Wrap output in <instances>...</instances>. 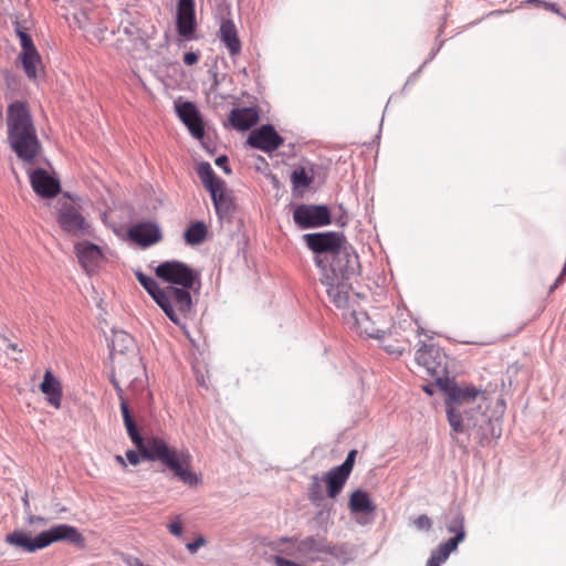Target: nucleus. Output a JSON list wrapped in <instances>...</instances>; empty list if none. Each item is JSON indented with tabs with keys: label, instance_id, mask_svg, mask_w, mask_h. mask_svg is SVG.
Instances as JSON below:
<instances>
[{
	"label": "nucleus",
	"instance_id": "28",
	"mask_svg": "<svg viewBox=\"0 0 566 566\" xmlns=\"http://www.w3.org/2000/svg\"><path fill=\"white\" fill-rule=\"evenodd\" d=\"M447 530L450 533H454V537L449 538L444 543L457 549L458 545L465 538L463 515L457 514L454 517H452L447 525Z\"/></svg>",
	"mask_w": 566,
	"mask_h": 566
},
{
	"label": "nucleus",
	"instance_id": "31",
	"mask_svg": "<svg viewBox=\"0 0 566 566\" xmlns=\"http://www.w3.org/2000/svg\"><path fill=\"white\" fill-rule=\"evenodd\" d=\"M455 551V548L450 545L442 543L438 546L436 551L432 552L430 558L427 562V566H441L444 563L449 555Z\"/></svg>",
	"mask_w": 566,
	"mask_h": 566
},
{
	"label": "nucleus",
	"instance_id": "19",
	"mask_svg": "<svg viewBox=\"0 0 566 566\" xmlns=\"http://www.w3.org/2000/svg\"><path fill=\"white\" fill-rule=\"evenodd\" d=\"M57 222L60 227L67 233L73 235H85L88 234L90 224L80 211L69 206L62 209L57 216Z\"/></svg>",
	"mask_w": 566,
	"mask_h": 566
},
{
	"label": "nucleus",
	"instance_id": "43",
	"mask_svg": "<svg viewBox=\"0 0 566 566\" xmlns=\"http://www.w3.org/2000/svg\"><path fill=\"white\" fill-rule=\"evenodd\" d=\"M565 271H566V264H565L562 273L558 275V277L554 282V284L551 285L549 291H548L549 293H553L558 287V285L563 282V276H564Z\"/></svg>",
	"mask_w": 566,
	"mask_h": 566
},
{
	"label": "nucleus",
	"instance_id": "8",
	"mask_svg": "<svg viewBox=\"0 0 566 566\" xmlns=\"http://www.w3.org/2000/svg\"><path fill=\"white\" fill-rule=\"evenodd\" d=\"M343 318L354 333L369 338H384L389 328V321L379 311L368 313L353 307L348 313H343Z\"/></svg>",
	"mask_w": 566,
	"mask_h": 566
},
{
	"label": "nucleus",
	"instance_id": "22",
	"mask_svg": "<svg viewBox=\"0 0 566 566\" xmlns=\"http://www.w3.org/2000/svg\"><path fill=\"white\" fill-rule=\"evenodd\" d=\"M177 113L181 122L188 127L191 135L201 139L205 135V127L200 114L191 102L177 105Z\"/></svg>",
	"mask_w": 566,
	"mask_h": 566
},
{
	"label": "nucleus",
	"instance_id": "32",
	"mask_svg": "<svg viewBox=\"0 0 566 566\" xmlns=\"http://www.w3.org/2000/svg\"><path fill=\"white\" fill-rule=\"evenodd\" d=\"M136 277L142 286L149 293L155 302H157L159 294L163 292L164 287H159L157 282L150 277L145 275L142 272L136 273Z\"/></svg>",
	"mask_w": 566,
	"mask_h": 566
},
{
	"label": "nucleus",
	"instance_id": "42",
	"mask_svg": "<svg viewBox=\"0 0 566 566\" xmlns=\"http://www.w3.org/2000/svg\"><path fill=\"white\" fill-rule=\"evenodd\" d=\"M273 562L276 566H300L295 562L285 559L282 556H274Z\"/></svg>",
	"mask_w": 566,
	"mask_h": 566
},
{
	"label": "nucleus",
	"instance_id": "6",
	"mask_svg": "<svg viewBox=\"0 0 566 566\" xmlns=\"http://www.w3.org/2000/svg\"><path fill=\"white\" fill-rule=\"evenodd\" d=\"M354 272L355 269H322L319 281L326 287L329 301L336 307L342 308L344 311L343 313H348L353 307H356L359 297L358 294L353 292L352 285L348 282L349 275Z\"/></svg>",
	"mask_w": 566,
	"mask_h": 566
},
{
	"label": "nucleus",
	"instance_id": "24",
	"mask_svg": "<svg viewBox=\"0 0 566 566\" xmlns=\"http://www.w3.org/2000/svg\"><path fill=\"white\" fill-rule=\"evenodd\" d=\"M259 122V113L252 107L233 108L229 123L237 130H248Z\"/></svg>",
	"mask_w": 566,
	"mask_h": 566
},
{
	"label": "nucleus",
	"instance_id": "49",
	"mask_svg": "<svg viewBox=\"0 0 566 566\" xmlns=\"http://www.w3.org/2000/svg\"><path fill=\"white\" fill-rule=\"evenodd\" d=\"M468 344H475V345H479V346H486L489 344H491L490 342H467Z\"/></svg>",
	"mask_w": 566,
	"mask_h": 566
},
{
	"label": "nucleus",
	"instance_id": "1",
	"mask_svg": "<svg viewBox=\"0 0 566 566\" xmlns=\"http://www.w3.org/2000/svg\"><path fill=\"white\" fill-rule=\"evenodd\" d=\"M124 373L119 368L113 370L112 382L116 388L118 399L120 401V410L124 424L129 438L137 448L138 452L128 450L126 459L133 465L140 462V458L149 461H158L169 469L176 478L189 486H196L200 483L199 476L191 470V455L187 450H178L169 446L160 437L143 438L137 429L136 422L130 415L126 399L124 398L120 381Z\"/></svg>",
	"mask_w": 566,
	"mask_h": 566
},
{
	"label": "nucleus",
	"instance_id": "48",
	"mask_svg": "<svg viewBox=\"0 0 566 566\" xmlns=\"http://www.w3.org/2000/svg\"><path fill=\"white\" fill-rule=\"evenodd\" d=\"M115 460L122 465V467H126V462L124 460V458L122 455H116L115 457Z\"/></svg>",
	"mask_w": 566,
	"mask_h": 566
},
{
	"label": "nucleus",
	"instance_id": "36",
	"mask_svg": "<svg viewBox=\"0 0 566 566\" xmlns=\"http://www.w3.org/2000/svg\"><path fill=\"white\" fill-rule=\"evenodd\" d=\"M321 480L318 476L312 478V483L308 488V496L312 502H316L322 499Z\"/></svg>",
	"mask_w": 566,
	"mask_h": 566
},
{
	"label": "nucleus",
	"instance_id": "50",
	"mask_svg": "<svg viewBox=\"0 0 566 566\" xmlns=\"http://www.w3.org/2000/svg\"><path fill=\"white\" fill-rule=\"evenodd\" d=\"M417 332H418V334H422L423 333V328L418 326Z\"/></svg>",
	"mask_w": 566,
	"mask_h": 566
},
{
	"label": "nucleus",
	"instance_id": "7",
	"mask_svg": "<svg viewBox=\"0 0 566 566\" xmlns=\"http://www.w3.org/2000/svg\"><path fill=\"white\" fill-rule=\"evenodd\" d=\"M197 174L210 192L219 219L231 221L237 207L233 192L227 188L226 181L214 174L209 163L199 164Z\"/></svg>",
	"mask_w": 566,
	"mask_h": 566
},
{
	"label": "nucleus",
	"instance_id": "9",
	"mask_svg": "<svg viewBox=\"0 0 566 566\" xmlns=\"http://www.w3.org/2000/svg\"><path fill=\"white\" fill-rule=\"evenodd\" d=\"M191 289H178L168 285L163 289L157 300V305L166 316L176 325L181 326L182 321L188 318L192 311Z\"/></svg>",
	"mask_w": 566,
	"mask_h": 566
},
{
	"label": "nucleus",
	"instance_id": "4",
	"mask_svg": "<svg viewBox=\"0 0 566 566\" xmlns=\"http://www.w3.org/2000/svg\"><path fill=\"white\" fill-rule=\"evenodd\" d=\"M444 391L447 417L448 421L454 433L464 431L463 420L470 419V411L474 410L479 397L484 398V391L472 385L460 386L455 382H450L448 378L440 385Z\"/></svg>",
	"mask_w": 566,
	"mask_h": 566
},
{
	"label": "nucleus",
	"instance_id": "29",
	"mask_svg": "<svg viewBox=\"0 0 566 566\" xmlns=\"http://www.w3.org/2000/svg\"><path fill=\"white\" fill-rule=\"evenodd\" d=\"M297 543L298 542L296 539H294V538L281 537V538H277V539L271 542L269 544V547L272 551L277 552L280 554H285V555H289V556L296 557V554H297V551H296Z\"/></svg>",
	"mask_w": 566,
	"mask_h": 566
},
{
	"label": "nucleus",
	"instance_id": "37",
	"mask_svg": "<svg viewBox=\"0 0 566 566\" xmlns=\"http://www.w3.org/2000/svg\"><path fill=\"white\" fill-rule=\"evenodd\" d=\"M381 339H382V342H384V345H382V346H384L385 350H386L387 353H389V354H395V355L400 356V355H402V353H403V352L406 350V348H407L405 343H400V342H398L396 345H392V344H390V343H389V339H388V338H386L385 336H384V338H381Z\"/></svg>",
	"mask_w": 566,
	"mask_h": 566
},
{
	"label": "nucleus",
	"instance_id": "13",
	"mask_svg": "<svg viewBox=\"0 0 566 566\" xmlns=\"http://www.w3.org/2000/svg\"><path fill=\"white\" fill-rule=\"evenodd\" d=\"M356 455V450L349 451L346 460L340 465L333 468L324 475L323 481L326 484V493L328 497L335 499L342 492L353 471Z\"/></svg>",
	"mask_w": 566,
	"mask_h": 566
},
{
	"label": "nucleus",
	"instance_id": "15",
	"mask_svg": "<svg viewBox=\"0 0 566 566\" xmlns=\"http://www.w3.org/2000/svg\"><path fill=\"white\" fill-rule=\"evenodd\" d=\"M296 558H304L307 562H319L322 555H336L337 546L328 543L324 537L308 536L298 541L296 546Z\"/></svg>",
	"mask_w": 566,
	"mask_h": 566
},
{
	"label": "nucleus",
	"instance_id": "18",
	"mask_svg": "<svg viewBox=\"0 0 566 566\" xmlns=\"http://www.w3.org/2000/svg\"><path fill=\"white\" fill-rule=\"evenodd\" d=\"M176 25L180 36L186 40L193 38L196 30V14L193 0H178Z\"/></svg>",
	"mask_w": 566,
	"mask_h": 566
},
{
	"label": "nucleus",
	"instance_id": "25",
	"mask_svg": "<svg viewBox=\"0 0 566 566\" xmlns=\"http://www.w3.org/2000/svg\"><path fill=\"white\" fill-rule=\"evenodd\" d=\"M40 390L46 396L49 405L59 409L62 401V386L51 370H46L40 385Z\"/></svg>",
	"mask_w": 566,
	"mask_h": 566
},
{
	"label": "nucleus",
	"instance_id": "12",
	"mask_svg": "<svg viewBox=\"0 0 566 566\" xmlns=\"http://www.w3.org/2000/svg\"><path fill=\"white\" fill-rule=\"evenodd\" d=\"M17 35L21 44V52L18 55V60L21 62L27 76L30 80H35L43 69L41 55L25 30L17 28Z\"/></svg>",
	"mask_w": 566,
	"mask_h": 566
},
{
	"label": "nucleus",
	"instance_id": "41",
	"mask_svg": "<svg viewBox=\"0 0 566 566\" xmlns=\"http://www.w3.org/2000/svg\"><path fill=\"white\" fill-rule=\"evenodd\" d=\"M199 61V53L197 52H187L184 55V62L186 65H195Z\"/></svg>",
	"mask_w": 566,
	"mask_h": 566
},
{
	"label": "nucleus",
	"instance_id": "17",
	"mask_svg": "<svg viewBox=\"0 0 566 566\" xmlns=\"http://www.w3.org/2000/svg\"><path fill=\"white\" fill-rule=\"evenodd\" d=\"M247 143L253 148L265 153H272L283 145L284 139L277 134L272 125L268 124L252 130Z\"/></svg>",
	"mask_w": 566,
	"mask_h": 566
},
{
	"label": "nucleus",
	"instance_id": "20",
	"mask_svg": "<svg viewBox=\"0 0 566 566\" xmlns=\"http://www.w3.org/2000/svg\"><path fill=\"white\" fill-rule=\"evenodd\" d=\"M30 182L34 192L43 198H53L61 191L59 180L42 168L30 171Z\"/></svg>",
	"mask_w": 566,
	"mask_h": 566
},
{
	"label": "nucleus",
	"instance_id": "39",
	"mask_svg": "<svg viewBox=\"0 0 566 566\" xmlns=\"http://www.w3.org/2000/svg\"><path fill=\"white\" fill-rule=\"evenodd\" d=\"M168 530L175 536H180L182 534V524H181L180 520L177 518L176 521L171 522L168 525Z\"/></svg>",
	"mask_w": 566,
	"mask_h": 566
},
{
	"label": "nucleus",
	"instance_id": "45",
	"mask_svg": "<svg viewBox=\"0 0 566 566\" xmlns=\"http://www.w3.org/2000/svg\"><path fill=\"white\" fill-rule=\"evenodd\" d=\"M544 9L548 10V11H552L554 13H557L559 14V9L557 7L556 3H552V2H547L545 1L544 6H543Z\"/></svg>",
	"mask_w": 566,
	"mask_h": 566
},
{
	"label": "nucleus",
	"instance_id": "47",
	"mask_svg": "<svg viewBox=\"0 0 566 566\" xmlns=\"http://www.w3.org/2000/svg\"><path fill=\"white\" fill-rule=\"evenodd\" d=\"M525 3H530V4H535V6H541L543 7L545 1L544 0H526Z\"/></svg>",
	"mask_w": 566,
	"mask_h": 566
},
{
	"label": "nucleus",
	"instance_id": "2",
	"mask_svg": "<svg viewBox=\"0 0 566 566\" xmlns=\"http://www.w3.org/2000/svg\"><path fill=\"white\" fill-rule=\"evenodd\" d=\"M8 143L25 165H34L42 153L32 116L25 103L17 101L7 109Z\"/></svg>",
	"mask_w": 566,
	"mask_h": 566
},
{
	"label": "nucleus",
	"instance_id": "10",
	"mask_svg": "<svg viewBox=\"0 0 566 566\" xmlns=\"http://www.w3.org/2000/svg\"><path fill=\"white\" fill-rule=\"evenodd\" d=\"M156 276L179 289H195L200 286V274L186 263L166 261L155 269Z\"/></svg>",
	"mask_w": 566,
	"mask_h": 566
},
{
	"label": "nucleus",
	"instance_id": "14",
	"mask_svg": "<svg viewBox=\"0 0 566 566\" xmlns=\"http://www.w3.org/2000/svg\"><path fill=\"white\" fill-rule=\"evenodd\" d=\"M293 219L303 229L327 226L332 222L325 206L301 205L293 212Z\"/></svg>",
	"mask_w": 566,
	"mask_h": 566
},
{
	"label": "nucleus",
	"instance_id": "26",
	"mask_svg": "<svg viewBox=\"0 0 566 566\" xmlns=\"http://www.w3.org/2000/svg\"><path fill=\"white\" fill-rule=\"evenodd\" d=\"M72 14L77 27L84 32L102 20L101 12L93 8L90 1L80 6Z\"/></svg>",
	"mask_w": 566,
	"mask_h": 566
},
{
	"label": "nucleus",
	"instance_id": "35",
	"mask_svg": "<svg viewBox=\"0 0 566 566\" xmlns=\"http://www.w3.org/2000/svg\"><path fill=\"white\" fill-rule=\"evenodd\" d=\"M107 32V27L104 25L102 20L92 27L86 33V38L91 41L92 44H101L105 40V34Z\"/></svg>",
	"mask_w": 566,
	"mask_h": 566
},
{
	"label": "nucleus",
	"instance_id": "30",
	"mask_svg": "<svg viewBox=\"0 0 566 566\" xmlns=\"http://www.w3.org/2000/svg\"><path fill=\"white\" fill-rule=\"evenodd\" d=\"M207 235V227L202 222L192 223L185 231V240L189 244L201 243Z\"/></svg>",
	"mask_w": 566,
	"mask_h": 566
},
{
	"label": "nucleus",
	"instance_id": "46",
	"mask_svg": "<svg viewBox=\"0 0 566 566\" xmlns=\"http://www.w3.org/2000/svg\"><path fill=\"white\" fill-rule=\"evenodd\" d=\"M30 523L33 524V523H40V524H45L46 523V520L42 516H31L30 517Z\"/></svg>",
	"mask_w": 566,
	"mask_h": 566
},
{
	"label": "nucleus",
	"instance_id": "3",
	"mask_svg": "<svg viewBox=\"0 0 566 566\" xmlns=\"http://www.w3.org/2000/svg\"><path fill=\"white\" fill-rule=\"evenodd\" d=\"M304 240L313 252L326 254L324 261H317L322 269H356L358 256L347 244L343 234L337 232L308 233L304 235Z\"/></svg>",
	"mask_w": 566,
	"mask_h": 566
},
{
	"label": "nucleus",
	"instance_id": "16",
	"mask_svg": "<svg viewBox=\"0 0 566 566\" xmlns=\"http://www.w3.org/2000/svg\"><path fill=\"white\" fill-rule=\"evenodd\" d=\"M74 251L81 266L88 274L96 272L105 260L102 248L90 241L75 243Z\"/></svg>",
	"mask_w": 566,
	"mask_h": 566
},
{
	"label": "nucleus",
	"instance_id": "34",
	"mask_svg": "<svg viewBox=\"0 0 566 566\" xmlns=\"http://www.w3.org/2000/svg\"><path fill=\"white\" fill-rule=\"evenodd\" d=\"M291 180L295 189H304L313 182V176L304 167H301L292 172Z\"/></svg>",
	"mask_w": 566,
	"mask_h": 566
},
{
	"label": "nucleus",
	"instance_id": "40",
	"mask_svg": "<svg viewBox=\"0 0 566 566\" xmlns=\"http://www.w3.org/2000/svg\"><path fill=\"white\" fill-rule=\"evenodd\" d=\"M205 544H206L205 538L202 536H199L196 541L187 544V549L190 553H196Z\"/></svg>",
	"mask_w": 566,
	"mask_h": 566
},
{
	"label": "nucleus",
	"instance_id": "33",
	"mask_svg": "<svg viewBox=\"0 0 566 566\" xmlns=\"http://www.w3.org/2000/svg\"><path fill=\"white\" fill-rule=\"evenodd\" d=\"M112 346L115 353L123 354L124 349L128 350L130 347H134V339L129 334L118 332L113 336Z\"/></svg>",
	"mask_w": 566,
	"mask_h": 566
},
{
	"label": "nucleus",
	"instance_id": "5",
	"mask_svg": "<svg viewBox=\"0 0 566 566\" xmlns=\"http://www.w3.org/2000/svg\"><path fill=\"white\" fill-rule=\"evenodd\" d=\"M59 541L83 544L84 537L76 527L67 524L55 525L50 530L40 533L34 538L23 531H14L6 536V542L8 544L21 547L29 553L43 549Z\"/></svg>",
	"mask_w": 566,
	"mask_h": 566
},
{
	"label": "nucleus",
	"instance_id": "38",
	"mask_svg": "<svg viewBox=\"0 0 566 566\" xmlns=\"http://www.w3.org/2000/svg\"><path fill=\"white\" fill-rule=\"evenodd\" d=\"M413 525L421 531H429L432 526L431 520L426 515H419L415 521Z\"/></svg>",
	"mask_w": 566,
	"mask_h": 566
},
{
	"label": "nucleus",
	"instance_id": "23",
	"mask_svg": "<svg viewBox=\"0 0 566 566\" xmlns=\"http://www.w3.org/2000/svg\"><path fill=\"white\" fill-rule=\"evenodd\" d=\"M218 36L226 45L231 57L238 56L241 53V40L239 38L238 29L232 20L223 19L221 21Z\"/></svg>",
	"mask_w": 566,
	"mask_h": 566
},
{
	"label": "nucleus",
	"instance_id": "27",
	"mask_svg": "<svg viewBox=\"0 0 566 566\" xmlns=\"http://www.w3.org/2000/svg\"><path fill=\"white\" fill-rule=\"evenodd\" d=\"M348 507L352 513H371L375 506L367 492L361 490L354 491L348 501Z\"/></svg>",
	"mask_w": 566,
	"mask_h": 566
},
{
	"label": "nucleus",
	"instance_id": "21",
	"mask_svg": "<svg viewBox=\"0 0 566 566\" xmlns=\"http://www.w3.org/2000/svg\"><path fill=\"white\" fill-rule=\"evenodd\" d=\"M159 227L153 222H140L129 228L128 238L142 247L153 245L161 240Z\"/></svg>",
	"mask_w": 566,
	"mask_h": 566
},
{
	"label": "nucleus",
	"instance_id": "44",
	"mask_svg": "<svg viewBox=\"0 0 566 566\" xmlns=\"http://www.w3.org/2000/svg\"><path fill=\"white\" fill-rule=\"evenodd\" d=\"M227 161H228V158L226 156H221L216 159V164L220 167H223L224 171L229 174L230 168L226 166Z\"/></svg>",
	"mask_w": 566,
	"mask_h": 566
},
{
	"label": "nucleus",
	"instance_id": "11",
	"mask_svg": "<svg viewBox=\"0 0 566 566\" xmlns=\"http://www.w3.org/2000/svg\"><path fill=\"white\" fill-rule=\"evenodd\" d=\"M415 359L439 385L447 378L448 357L439 346L423 343L417 349Z\"/></svg>",
	"mask_w": 566,
	"mask_h": 566
}]
</instances>
